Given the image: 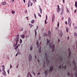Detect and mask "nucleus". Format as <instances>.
Returning <instances> with one entry per match:
<instances>
[{
  "label": "nucleus",
  "instance_id": "1",
  "mask_svg": "<svg viewBox=\"0 0 77 77\" xmlns=\"http://www.w3.org/2000/svg\"><path fill=\"white\" fill-rule=\"evenodd\" d=\"M19 35H17L16 36V38L14 39V41L16 42V44L14 45L15 46L14 47V49H15V50H17V48H18V46H20V45L19 44L17 47H16V46L17 45V44H18V42L19 41Z\"/></svg>",
  "mask_w": 77,
  "mask_h": 77
},
{
  "label": "nucleus",
  "instance_id": "2",
  "mask_svg": "<svg viewBox=\"0 0 77 77\" xmlns=\"http://www.w3.org/2000/svg\"><path fill=\"white\" fill-rule=\"evenodd\" d=\"M73 65L74 66V71H75V77H77V67L76 66V63L75 62L74 60L72 62Z\"/></svg>",
  "mask_w": 77,
  "mask_h": 77
},
{
  "label": "nucleus",
  "instance_id": "3",
  "mask_svg": "<svg viewBox=\"0 0 77 77\" xmlns=\"http://www.w3.org/2000/svg\"><path fill=\"white\" fill-rule=\"evenodd\" d=\"M68 21V24L69 26H71V23H72V22H71V19L70 17L69 18Z\"/></svg>",
  "mask_w": 77,
  "mask_h": 77
},
{
  "label": "nucleus",
  "instance_id": "4",
  "mask_svg": "<svg viewBox=\"0 0 77 77\" xmlns=\"http://www.w3.org/2000/svg\"><path fill=\"white\" fill-rule=\"evenodd\" d=\"M2 67H3L2 71H3L4 72V73H2V74H3V75H5L6 74V72H5V66L2 65Z\"/></svg>",
  "mask_w": 77,
  "mask_h": 77
},
{
  "label": "nucleus",
  "instance_id": "5",
  "mask_svg": "<svg viewBox=\"0 0 77 77\" xmlns=\"http://www.w3.org/2000/svg\"><path fill=\"white\" fill-rule=\"evenodd\" d=\"M49 46L51 48H53L54 47V45H53V42L51 43L49 45Z\"/></svg>",
  "mask_w": 77,
  "mask_h": 77
},
{
  "label": "nucleus",
  "instance_id": "6",
  "mask_svg": "<svg viewBox=\"0 0 77 77\" xmlns=\"http://www.w3.org/2000/svg\"><path fill=\"white\" fill-rule=\"evenodd\" d=\"M45 57L46 59V61L48 63H49V62L50 61H49L48 60V56H47V54L46 53H45Z\"/></svg>",
  "mask_w": 77,
  "mask_h": 77
},
{
  "label": "nucleus",
  "instance_id": "7",
  "mask_svg": "<svg viewBox=\"0 0 77 77\" xmlns=\"http://www.w3.org/2000/svg\"><path fill=\"white\" fill-rule=\"evenodd\" d=\"M68 50H69V54L68 57V58L69 59L71 58V51H70V49L69 48L68 49Z\"/></svg>",
  "mask_w": 77,
  "mask_h": 77
},
{
  "label": "nucleus",
  "instance_id": "8",
  "mask_svg": "<svg viewBox=\"0 0 77 77\" xmlns=\"http://www.w3.org/2000/svg\"><path fill=\"white\" fill-rule=\"evenodd\" d=\"M58 34L60 35V37H62L63 36V33L62 31L60 32L59 31L58 32Z\"/></svg>",
  "mask_w": 77,
  "mask_h": 77
},
{
  "label": "nucleus",
  "instance_id": "9",
  "mask_svg": "<svg viewBox=\"0 0 77 77\" xmlns=\"http://www.w3.org/2000/svg\"><path fill=\"white\" fill-rule=\"evenodd\" d=\"M30 5L31 6H32V5H33V3L30 2V1H29L28 3V7H29V6H30Z\"/></svg>",
  "mask_w": 77,
  "mask_h": 77
},
{
  "label": "nucleus",
  "instance_id": "10",
  "mask_svg": "<svg viewBox=\"0 0 77 77\" xmlns=\"http://www.w3.org/2000/svg\"><path fill=\"white\" fill-rule=\"evenodd\" d=\"M62 69H66V65H63L62 64Z\"/></svg>",
  "mask_w": 77,
  "mask_h": 77
},
{
  "label": "nucleus",
  "instance_id": "11",
  "mask_svg": "<svg viewBox=\"0 0 77 77\" xmlns=\"http://www.w3.org/2000/svg\"><path fill=\"white\" fill-rule=\"evenodd\" d=\"M29 62H30V61L32 60V55H31V54H29Z\"/></svg>",
  "mask_w": 77,
  "mask_h": 77
},
{
  "label": "nucleus",
  "instance_id": "12",
  "mask_svg": "<svg viewBox=\"0 0 77 77\" xmlns=\"http://www.w3.org/2000/svg\"><path fill=\"white\" fill-rule=\"evenodd\" d=\"M48 36L51 38V31H48Z\"/></svg>",
  "mask_w": 77,
  "mask_h": 77
},
{
  "label": "nucleus",
  "instance_id": "13",
  "mask_svg": "<svg viewBox=\"0 0 77 77\" xmlns=\"http://www.w3.org/2000/svg\"><path fill=\"white\" fill-rule=\"evenodd\" d=\"M53 66H52L50 68L49 71H51V72L52 71H53Z\"/></svg>",
  "mask_w": 77,
  "mask_h": 77
},
{
  "label": "nucleus",
  "instance_id": "14",
  "mask_svg": "<svg viewBox=\"0 0 77 77\" xmlns=\"http://www.w3.org/2000/svg\"><path fill=\"white\" fill-rule=\"evenodd\" d=\"M54 18H55L54 15L53 14V16H52V22H54Z\"/></svg>",
  "mask_w": 77,
  "mask_h": 77
},
{
  "label": "nucleus",
  "instance_id": "15",
  "mask_svg": "<svg viewBox=\"0 0 77 77\" xmlns=\"http://www.w3.org/2000/svg\"><path fill=\"white\" fill-rule=\"evenodd\" d=\"M29 75H30L31 77H32V76L30 75V72H28L27 74V77H29Z\"/></svg>",
  "mask_w": 77,
  "mask_h": 77
},
{
  "label": "nucleus",
  "instance_id": "16",
  "mask_svg": "<svg viewBox=\"0 0 77 77\" xmlns=\"http://www.w3.org/2000/svg\"><path fill=\"white\" fill-rule=\"evenodd\" d=\"M2 5H6V2H2Z\"/></svg>",
  "mask_w": 77,
  "mask_h": 77
},
{
  "label": "nucleus",
  "instance_id": "17",
  "mask_svg": "<svg viewBox=\"0 0 77 77\" xmlns=\"http://www.w3.org/2000/svg\"><path fill=\"white\" fill-rule=\"evenodd\" d=\"M45 76L47 77V75H48V71H46L45 72Z\"/></svg>",
  "mask_w": 77,
  "mask_h": 77
},
{
  "label": "nucleus",
  "instance_id": "18",
  "mask_svg": "<svg viewBox=\"0 0 77 77\" xmlns=\"http://www.w3.org/2000/svg\"><path fill=\"white\" fill-rule=\"evenodd\" d=\"M36 45H37L38 48V47H39V42H38V40H37V41H36Z\"/></svg>",
  "mask_w": 77,
  "mask_h": 77
},
{
  "label": "nucleus",
  "instance_id": "19",
  "mask_svg": "<svg viewBox=\"0 0 77 77\" xmlns=\"http://www.w3.org/2000/svg\"><path fill=\"white\" fill-rule=\"evenodd\" d=\"M20 36L22 38H23V39L24 38V37H25V35H20Z\"/></svg>",
  "mask_w": 77,
  "mask_h": 77
},
{
  "label": "nucleus",
  "instance_id": "20",
  "mask_svg": "<svg viewBox=\"0 0 77 77\" xmlns=\"http://www.w3.org/2000/svg\"><path fill=\"white\" fill-rule=\"evenodd\" d=\"M74 35L75 38H77V33L75 32L74 33Z\"/></svg>",
  "mask_w": 77,
  "mask_h": 77
},
{
  "label": "nucleus",
  "instance_id": "21",
  "mask_svg": "<svg viewBox=\"0 0 77 77\" xmlns=\"http://www.w3.org/2000/svg\"><path fill=\"white\" fill-rule=\"evenodd\" d=\"M62 59L63 58L62 57H60L59 58V60L60 61H62Z\"/></svg>",
  "mask_w": 77,
  "mask_h": 77
},
{
  "label": "nucleus",
  "instance_id": "22",
  "mask_svg": "<svg viewBox=\"0 0 77 77\" xmlns=\"http://www.w3.org/2000/svg\"><path fill=\"white\" fill-rule=\"evenodd\" d=\"M47 44H48L50 43V41L48 39H47Z\"/></svg>",
  "mask_w": 77,
  "mask_h": 77
},
{
  "label": "nucleus",
  "instance_id": "23",
  "mask_svg": "<svg viewBox=\"0 0 77 77\" xmlns=\"http://www.w3.org/2000/svg\"><path fill=\"white\" fill-rule=\"evenodd\" d=\"M41 47H40L38 50L39 53H41Z\"/></svg>",
  "mask_w": 77,
  "mask_h": 77
},
{
  "label": "nucleus",
  "instance_id": "24",
  "mask_svg": "<svg viewBox=\"0 0 77 77\" xmlns=\"http://www.w3.org/2000/svg\"><path fill=\"white\" fill-rule=\"evenodd\" d=\"M67 63H68V65H71V62H70V60H69L68 61Z\"/></svg>",
  "mask_w": 77,
  "mask_h": 77
},
{
  "label": "nucleus",
  "instance_id": "25",
  "mask_svg": "<svg viewBox=\"0 0 77 77\" xmlns=\"http://www.w3.org/2000/svg\"><path fill=\"white\" fill-rule=\"evenodd\" d=\"M31 23L32 24H34V23H35V20H32L31 21Z\"/></svg>",
  "mask_w": 77,
  "mask_h": 77
},
{
  "label": "nucleus",
  "instance_id": "26",
  "mask_svg": "<svg viewBox=\"0 0 77 77\" xmlns=\"http://www.w3.org/2000/svg\"><path fill=\"white\" fill-rule=\"evenodd\" d=\"M29 26H30V28H32V27L33 26V25H32V24H30V23H29Z\"/></svg>",
  "mask_w": 77,
  "mask_h": 77
},
{
  "label": "nucleus",
  "instance_id": "27",
  "mask_svg": "<svg viewBox=\"0 0 77 77\" xmlns=\"http://www.w3.org/2000/svg\"><path fill=\"white\" fill-rule=\"evenodd\" d=\"M35 38H36V35H37V33H36V29L35 30Z\"/></svg>",
  "mask_w": 77,
  "mask_h": 77
},
{
  "label": "nucleus",
  "instance_id": "28",
  "mask_svg": "<svg viewBox=\"0 0 77 77\" xmlns=\"http://www.w3.org/2000/svg\"><path fill=\"white\" fill-rule=\"evenodd\" d=\"M68 31H69V29L68 28V27H66V32L68 33Z\"/></svg>",
  "mask_w": 77,
  "mask_h": 77
},
{
  "label": "nucleus",
  "instance_id": "29",
  "mask_svg": "<svg viewBox=\"0 0 77 77\" xmlns=\"http://www.w3.org/2000/svg\"><path fill=\"white\" fill-rule=\"evenodd\" d=\"M58 9H57V12H60V8H57Z\"/></svg>",
  "mask_w": 77,
  "mask_h": 77
},
{
  "label": "nucleus",
  "instance_id": "30",
  "mask_svg": "<svg viewBox=\"0 0 77 77\" xmlns=\"http://www.w3.org/2000/svg\"><path fill=\"white\" fill-rule=\"evenodd\" d=\"M15 12L14 11H11V13L12 14H15Z\"/></svg>",
  "mask_w": 77,
  "mask_h": 77
},
{
  "label": "nucleus",
  "instance_id": "31",
  "mask_svg": "<svg viewBox=\"0 0 77 77\" xmlns=\"http://www.w3.org/2000/svg\"><path fill=\"white\" fill-rule=\"evenodd\" d=\"M57 27H59V22H58Z\"/></svg>",
  "mask_w": 77,
  "mask_h": 77
},
{
  "label": "nucleus",
  "instance_id": "32",
  "mask_svg": "<svg viewBox=\"0 0 77 77\" xmlns=\"http://www.w3.org/2000/svg\"><path fill=\"white\" fill-rule=\"evenodd\" d=\"M75 6L76 8H77V2H75Z\"/></svg>",
  "mask_w": 77,
  "mask_h": 77
},
{
  "label": "nucleus",
  "instance_id": "33",
  "mask_svg": "<svg viewBox=\"0 0 77 77\" xmlns=\"http://www.w3.org/2000/svg\"><path fill=\"white\" fill-rule=\"evenodd\" d=\"M32 49H33V47H32V46H31L30 47V50L31 51L32 50Z\"/></svg>",
  "mask_w": 77,
  "mask_h": 77
},
{
  "label": "nucleus",
  "instance_id": "34",
  "mask_svg": "<svg viewBox=\"0 0 77 77\" xmlns=\"http://www.w3.org/2000/svg\"><path fill=\"white\" fill-rule=\"evenodd\" d=\"M44 36H48V35H47V34L46 33H45V34H44Z\"/></svg>",
  "mask_w": 77,
  "mask_h": 77
},
{
  "label": "nucleus",
  "instance_id": "35",
  "mask_svg": "<svg viewBox=\"0 0 77 77\" xmlns=\"http://www.w3.org/2000/svg\"><path fill=\"white\" fill-rule=\"evenodd\" d=\"M71 77H73V75H72V73L71 74V75L70 76V77H71Z\"/></svg>",
  "mask_w": 77,
  "mask_h": 77
},
{
  "label": "nucleus",
  "instance_id": "36",
  "mask_svg": "<svg viewBox=\"0 0 77 77\" xmlns=\"http://www.w3.org/2000/svg\"><path fill=\"white\" fill-rule=\"evenodd\" d=\"M38 16L40 17H41V15L40 14L38 13Z\"/></svg>",
  "mask_w": 77,
  "mask_h": 77
},
{
  "label": "nucleus",
  "instance_id": "37",
  "mask_svg": "<svg viewBox=\"0 0 77 77\" xmlns=\"http://www.w3.org/2000/svg\"><path fill=\"white\" fill-rule=\"evenodd\" d=\"M54 51H55V49H53L52 50V52L53 53Z\"/></svg>",
  "mask_w": 77,
  "mask_h": 77
},
{
  "label": "nucleus",
  "instance_id": "38",
  "mask_svg": "<svg viewBox=\"0 0 77 77\" xmlns=\"http://www.w3.org/2000/svg\"><path fill=\"white\" fill-rule=\"evenodd\" d=\"M74 29H75V30H76V29H77V26H75L74 28Z\"/></svg>",
  "mask_w": 77,
  "mask_h": 77
},
{
  "label": "nucleus",
  "instance_id": "39",
  "mask_svg": "<svg viewBox=\"0 0 77 77\" xmlns=\"http://www.w3.org/2000/svg\"><path fill=\"white\" fill-rule=\"evenodd\" d=\"M20 44H21L22 43V40L20 39Z\"/></svg>",
  "mask_w": 77,
  "mask_h": 77
},
{
  "label": "nucleus",
  "instance_id": "40",
  "mask_svg": "<svg viewBox=\"0 0 77 77\" xmlns=\"http://www.w3.org/2000/svg\"><path fill=\"white\" fill-rule=\"evenodd\" d=\"M34 17H35V18H36V14H34Z\"/></svg>",
  "mask_w": 77,
  "mask_h": 77
},
{
  "label": "nucleus",
  "instance_id": "41",
  "mask_svg": "<svg viewBox=\"0 0 77 77\" xmlns=\"http://www.w3.org/2000/svg\"><path fill=\"white\" fill-rule=\"evenodd\" d=\"M67 11L68 12V13H69V10L68 9H67Z\"/></svg>",
  "mask_w": 77,
  "mask_h": 77
},
{
  "label": "nucleus",
  "instance_id": "42",
  "mask_svg": "<svg viewBox=\"0 0 77 77\" xmlns=\"http://www.w3.org/2000/svg\"><path fill=\"white\" fill-rule=\"evenodd\" d=\"M67 74L68 75H70L69 74V72H68V73H67Z\"/></svg>",
  "mask_w": 77,
  "mask_h": 77
},
{
  "label": "nucleus",
  "instance_id": "43",
  "mask_svg": "<svg viewBox=\"0 0 77 77\" xmlns=\"http://www.w3.org/2000/svg\"><path fill=\"white\" fill-rule=\"evenodd\" d=\"M46 20H47V18H48V17L47 16V15H46Z\"/></svg>",
  "mask_w": 77,
  "mask_h": 77
},
{
  "label": "nucleus",
  "instance_id": "44",
  "mask_svg": "<svg viewBox=\"0 0 77 77\" xmlns=\"http://www.w3.org/2000/svg\"><path fill=\"white\" fill-rule=\"evenodd\" d=\"M39 9H40V10H41V9H42L40 6H39Z\"/></svg>",
  "mask_w": 77,
  "mask_h": 77
},
{
  "label": "nucleus",
  "instance_id": "45",
  "mask_svg": "<svg viewBox=\"0 0 77 77\" xmlns=\"http://www.w3.org/2000/svg\"><path fill=\"white\" fill-rule=\"evenodd\" d=\"M45 62H44V65H43V66H45Z\"/></svg>",
  "mask_w": 77,
  "mask_h": 77
},
{
  "label": "nucleus",
  "instance_id": "46",
  "mask_svg": "<svg viewBox=\"0 0 77 77\" xmlns=\"http://www.w3.org/2000/svg\"><path fill=\"white\" fill-rule=\"evenodd\" d=\"M36 2L37 1L36 0H32V2Z\"/></svg>",
  "mask_w": 77,
  "mask_h": 77
},
{
  "label": "nucleus",
  "instance_id": "47",
  "mask_svg": "<svg viewBox=\"0 0 77 77\" xmlns=\"http://www.w3.org/2000/svg\"><path fill=\"white\" fill-rule=\"evenodd\" d=\"M10 67L11 68H12V66L11 64L10 65Z\"/></svg>",
  "mask_w": 77,
  "mask_h": 77
},
{
  "label": "nucleus",
  "instance_id": "48",
  "mask_svg": "<svg viewBox=\"0 0 77 77\" xmlns=\"http://www.w3.org/2000/svg\"><path fill=\"white\" fill-rule=\"evenodd\" d=\"M21 31H22V30H23V28H21Z\"/></svg>",
  "mask_w": 77,
  "mask_h": 77
},
{
  "label": "nucleus",
  "instance_id": "49",
  "mask_svg": "<svg viewBox=\"0 0 77 77\" xmlns=\"http://www.w3.org/2000/svg\"><path fill=\"white\" fill-rule=\"evenodd\" d=\"M63 3H65V0H62Z\"/></svg>",
  "mask_w": 77,
  "mask_h": 77
},
{
  "label": "nucleus",
  "instance_id": "50",
  "mask_svg": "<svg viewBox=\"0 0 77 77\" xmlns=\"http://www.w3.org/2000/svg\"><path fill=\"white\" fill-rule=\"evenodd\" d=\"M59 68L60 69V68H62V66H59Z\"/></svg>",
  "mask_w": 77,
  "mask_h": 77
},
{
  "label": "nucleus",
  "instance_id": "51",
  "mask_svg": "<svg viewBox=\"0 0 77 77\" xmlns=\"http://www.w3.org/2000/svg\"><path fill=\"white\" fill-rule=\"evenodd\" d=\"M47 20H45V24H47V22H46V21Z\"/></svg>",
  "mask_w": 77,
  "mask_h": 77
},
{
  "label": "nucleus",
  "instance_id": "52",
  "mask_svg": "<svg viewBox=\"0 0 77 77\" xmlns=\"http://www.w3.org/2000/svg\"><path fill=\"white\" fill-rule=\"evenodd\" d=\"M8 72V74H9V70H8V71H7Z\"/></svg>",
  "mask_w": 77,
  "mask_h": 77
},
{
  "label": "nucleus",
  "instance_id": "53",
  "mask_svg": "<svg viewBox=\"0 0 77 77\" xmlns=\"http://www.w3.org/2000/svg\"><path fill=\"white\" fill-rule=\"evenodd\" d=\"M26 18H27V20H29V19H28L29 18V17H26Z\"/></svg>",
  "mask_w": 77,
  "mask_h": 77
},
{
  "label": "nucleus",
  "instance_id": "54",
  "mask_svg": "<svg viewBox=\"0 0 77 77\" xmlns=\"http://www.w3.org/2000/svg\"><path fill=\"white\" fill-rule=\"evenodd\" d=\"M33 72V75H34V76L35 75V72Z\"/></svg>",
  "mask_w": 77,
  "mask_h": 77
},
{
  "label": "nucleus",
  "instance_id": "55",
  "mask_svg": "<svg viewBox=\"0 0 77 77\" xmlns=\"http://www.w3.org/2000/svg\"><path fill=\"white\" fill-rule=\"evenodd\" d=\"M69 36H68L67 37L68 40H69Z\"/></svg>",
  "mask_w": 77,
  "mask_h": 77
},
{
  "label": "nucleus",
  "instance_id": "56",
  "mask_svg": "<svg viewBox=\"0 0 77 77\" xmlns=\"http://www.w3.org/2000/svg\"><path fill=\"white\" fill-rule=\"evenodd\" d=\"M40 12L41 14H42V9H41V10H40Z\"/></svg>",
  "mask_w": 77,
  "mask_h": 77
},
{
  "label": "nucleus",
  "instance_id": "57",
  "mask_svg": "<svg viewBox=\"0 0 77 77\" xmlns=\"http://www.w3.org/2000/svg\"><path fill=\"white\" fill-rule=\"evenodd\" d=\"M57 8H59V5H57Z\"/></svg>",
  "mask_w": 77,
  "mask_h": 77
},
{
  "label": "nucleus",
  "instance_id": "58",
  "mask_svg": "<svg viewBox=\"0 0 77 77\" xmlns=\"http://www.w3.org/2000/svg\"><path fill=\"white\" fill-rule=\"evenodd\" d=\"M63 13H64V12H63V11H62V14H63Z\"/></svg>",
  "mask_w": 77,
  "mask_h": 77
},
{
  "label": "nucleus",
  "instance_id": "59",
  "mask_svg": "<svg viewBox=\"0 0 77 77\" xmlns=\"http://www.w3.org/2000/svg\"><path fill=\"white\" fill-rule=\"evenodd\" d=\"M58 42H60V40H59V39H58Z\"/></svg>",
  "mask_w": 77,
  "mask_h": 77
},
{
  "label": "nucleus",
  "instance_id": "60",
  "mask_svg": "<svg viewBox=\"0 0 77 77\" xmlns=\"http://www.w3.org/2000/svg\"><path fill=\"white\" fill-rule=\"evenodd\" d=\"M18 53H17V54H16V56H18Z\"/></svg>",
  "mask_w": 77,
  "mask_h": 77
},
{
  "label": "nucleus",
  "instance_id": "61",
  "mask_svg": "<svg viewBox=\"0 0 77 77\" xmlns=\"http://www.w3.org/2000/svg\"><path fill=\"white\" fill-rule=\"evenodd\" d=\"M38 26H37L36 30H37V29H38Z\"/></svg>",
  "mask_w": 77,
  "mask_h": 77
},
{
  "label": "nucleus",
  "instance_id": "62",
  "mask_svg": "<svg viewBox=\"0 0 77 77\" xmlns=\"http://www.w3.org/2000/svg\"><path fill=\"white\" fill-rule=\"evenodd\" d=\"M65 24H67V22H65Z\"/></svg>",
  "mask_w": 77,
  "mask_h": 77
},
{
  "label": "nucleus",
  "instance_id": "63",
  "mask_svg": "<svg viewBox=\"0 0 77 77\" xmlns=\"http://www.w3.org/2000/svg\"><path fill=\"white\" fill-rule=\"evenodd\" d=\"M40 74V73H38L37 75H39Z\"/></svg>",
  "mask_w": 77,
  "mask_h": 77
},
{
  "label": "nucleus",
  "instance_id": "64",
  "mask_svg": "<svg viewBox=\"0 0 77 77\" xmlns=\"http://www.w3.org/2000/svg\"><path fill=\"white\" fill-rule=\"evenodd\" d=\"M56 30H57V28L56 27Z\"/></svg>",
  "mask_w": 77,
  "mask_h": 77
}]
</instances>
